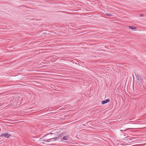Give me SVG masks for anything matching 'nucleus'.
Returning <instances> with one entry per match:
<instances>
[{
  "label": "nucleus",
  "instance_id": "5",
  "mask_svg": "<svg viewBox=\"0 0 146 146\" xmlns=\"http://www.w3.org/2000/svg\"><path fill=\"white\" fill-rule=\"evenodd\" d=\"M129 28L132 29H135L136 28L134 26H129Z\"/></svg>",
  "mask_w": 146,
  "mask_h": 146
},
{
  "label": "nucleus",
  "instance_id": "4",
  "mask_svg": "<svg viewBox=\"0 0 146 146\" xmlns=\"http://www.w3.org/2000/svg\"><path fill=\"white\" fill-rule=\"evenodd\" d=\"M69 137L68 135H66L63 137L62 139V140H68V139Z\"/></svg>",
  "mask_w": 146,
  "mask_h": 146
},
{
  "label": "nucleus",
  "instance_id": "6",
  "mask_svg": "<svg viewBox=\"0 0 146 146\" xmlns=\"http://www.w3.org/2000/svg\"><path fill=\"white\" fill-rule=\"evenodd\" d=\"M58 139V137H54V138H53L50 139H48V140H52V139H54V141H55V140H57Z\"/></svg>",
  "mask_w": 146,
  "mask_h": 146
},
{
  "label": "nucleus",
  "instance_id": "3",
  "mask_svg": "<svg viewBox=\"0 0 146 146\" xmlns=\"http://www.w3.org/2000/svg\"><path fill=\"white\" fill-rule=\"evenodd\" d=\"M110 101V100L109 99H107L105 101H103L101 102L102 104H104L106 103L109 102Z\"/></svg>",
  "mask_w": 146,
  "mask_h": 146
},
{
  "label": "nucleus",
  "instance_id": "8",
  "mask_svg": "<svg viewBox=\"0 0 146 146\" xmlns=\"http://www.w3.org/2000/svg\"><path fill=\"white\" fill-rule=\"evenodd\" d=\"M106 15H107V16H111V14H108V13H106Z\"/></svg>",
  "mask_w": 146,
  "mask_h": 146
},
{
  "label": "nucleus",
  "instance_id": "7",
  "mask_svg": "<svg viewBox=\"0 0 146 146\" xmlns=\"http://www.w3.org/2000/svg\"><path fill=\"white\" fill-rule=\"evenodd\" d=\"M129 129H131V128H129ZM127 129H123V130L120 129V130L121 131H125L126 130H127Z\"/></svg>",
  "mask_w": 146,
  "mask_h": 146
},
{
  "label": "nucleus",
  "instance_id": "9",
  "mask_svg": "<svg viewBox=\"0 0 146 146\" xmlns=\"http://www.w3.org/2000/svg\"><path fill=\"white\" fill-rule=\"evenodd\" d=\"M140 16L141 17H143V14H141L140 15Z\"/></svg>",
  "mask_w": 146,
  "mask_h": 146
},
{
  "label": "nucleus",
  "instance_id": "2",
  "mask_svg": "<svg viewBox=\"0 0 146 146\" xmlns=\"http://www.w3.org/2000/svg\"><path fill=\"white\" fill-rule=\"evenodd\" d=\"M109 53L110 52H108L104 51L103 50H102V52H101V54H102V57H104V56H107V55H109Z\"/></svg>",
  "mask_w": 146,
  "mask_h": 146
},
{
  "label": "nucleus",
  "instance_id": "1",
  "mask_svg": "<svg viewBox=\"0 0 146 146\" xmlns=\"http://www.w3.org/2000/svg\"><path fill=\"white\" fill-rule=\"evenodd\" d=\"M11 136V135L10 134H9L7 133H2L1 135V137H7V138H8L9 137Z\"/></svg>",
  "mask_w": 146,
  "mask_h": 146
}]
</instances>
